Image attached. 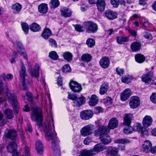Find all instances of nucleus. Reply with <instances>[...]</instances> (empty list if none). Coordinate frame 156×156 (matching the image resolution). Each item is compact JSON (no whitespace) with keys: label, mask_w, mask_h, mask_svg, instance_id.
<instances>
[{"label":"nucleus","mask_w":156,"mask_h":156,"mask_svg":"<svg viewBox=\"0 0 156 156\" xmlns=\"http://www.w3.org/2000/svg\"><path fill=\"white\" fill-rule=\"evenodd\" d=\"M31 118L33 121L37 122L39 128L41 127L45 133L46 139L52 141V147L53 150V154L56 156H60V152L59 147L57 144L55 135L52 133V130H55L53 119L52 116H49L46 121L42 125L43 115L42 109L41 108L33 107L31 108Z\"/></svg>","instance_id":"nucleus-1"},{"label":"nucleus","mask_w":156,"mask_h":156,"mask_svg":"<svg viewBox=\"0 0 156 156\" xmlns=\"http://www.w3.org/2000/svg\"><path fill=\"white\" fill-rule=\"evenodd\" d=\"M84 26L80 24L74 25L75 29L79 32H83L86 30V31L89 33H94L98 30L97 25L91 21H87L84 22Z\"/></svg>","instance_id":"nucleus-2"},{"label":"nucleus","mask_w":156,"mask_h":156,"mask_svg":"<svg viewBox=\"0 0 156 156\" xmlns=\"http://www.w3.org/2000/svg\"><path fill=\"white\" fill-rule=\"evenodd\" d=\"M101 127L99 128L96 130L94 132L95 136H100V139L101 142L104 145L108 144L110 143L112 141L111 137L107 133L109 132H104L102 129H100Z\"/></svg>","instance_id":"nucleus-3"},{"label":"nucleus","mask_w":156,"mask_h":156,"mask_svg":"<svg viewBox=\"0 0 156 156\" xmlns=\"http://www.w3.org/2000/svg\"><path fill=\"white\" fill-rule=\"evenodd\" d=\"M132 117V115L130 114H126L124 118L123 124L126 126L123 130L124 133L128 134L133 132L132 127L130 126L131 123V119Z\"/></svg>","instance_id":"nucleus-4"},{"label":"nucleus","mask_w":156,"mask_h":156,"mask_svg":"<svg viewBox=\"0 0 156 156\" xmlns=\"http://www.w3.org/2000/svg\"><path fill=\"white\" fill-rule=\"evenodd\" d=\"M118 125V121L116 118H113L111 119L108 123V126H100L104 132H109L111 129L117 128Z\"/></svg>","instance_id":"nucleus-5"},{"label":"nucleus","mask_w":156,"mask_h":156,"mask_svg":"<svg viewBox=\"0 0 156 156\" xmlns=\"http://www.w3.org/2000/svg\"><path fill=\"white\" fill-rule=\"evenodd\" d=\"M7 94L8 98V100L12 104L14 111L16 113H18L19 110L16 96L14 94L9 92H7Z\"/></svg>","instance_id":"nucleus-6"},{"label":"nucleus","mask_w":156,"mask_h":156,"mask_svg":"<svg viewBox=\"0 0 156 156\" xmlns=\"http://www.w3.org/2000/svg\"><path fill=\"white\" fill-rule=\"evenodd\" d=\"M95 129V126L91 124H89L84 126L80 130L81 136H86L92 134Z\"/></svg>","instance_id":"nucleus-7"},{"label":"nucleus","mask_w":156,"mask_h":156,"mask_svg":"<svg viewBox=\"0 0 156 156\" xmlns=\"http://www.w3.org/2000/svg\"><path fill=\"white\" fill-rule=\"evenodd\" d=\"M17 145L16 143L13 141L10 142L7 146L8 151L12 154L13 156H18V154L16 151Z\"/></svg>","instance_id":"nucleus-8"},{"label":"nucleus","mask_w":156,"mask_h":156,"mask_svg":"<svg viewBox=\"0 0 156 156\" xmlns=\"http://www.w3.org/2000/svg\"><path fill=\"white\" fill-rule=\"evenodd\" d=\"M20 67V76L22 80L23 89L24 90H26L27 89V87L25 85V78L26 75V68L23 62L21 63Z\"/></svg>","instance_id":"nucleus-9"},{"label":"nucleus","mask_w":156,"mask_h":156,"mask_svg":"<svg viewBox=\"0 0 156 156\" xmlns=\"http://www.w3.org/2000/svg\"><path fill=\"white\" fill-rule=\"evenodd\" d=\"M17 134L16 131L14 129H11L7 133L5 132L3 137L4 140L9 138L12 140H14L17 138Z\"/></svg>","instance_id":"nucleus-10"},{"label":"nucleus","mask_w":156,"mask_h":156,"mask_svg":"<svg viewBox=\"0 0 156 156\" xmlns=\"http://www.w3.org/2000/svg\"><path fill=\"white\" fill-rule=\"evenodd\" d=\"M93 115V112L90 110H84L80 113V117L81 119L85 120L89 119Z\"/></svg>","instance_id":"nucleus-11"},{"label":"nucleus","mask_w":156,"mask_h":156,"mask_svg":"<svg viewBox=\"0 0 156 156\" xmlns=\"http://www.w3.org/2000/svg\"><path fill=\"white\" fill-rule=\"evenodd\" d=\"M105 149V147L101 144L95 145L93 148L90 150L93 156L103 151Z\"/></svg>","instance_id":"nucleus-12"},{"label":"nucleus","mask_w":156,"mask_h":156,"mask_svg":"<svg viewBox=\"0 0 156 156\" xmlns=\"http://www.w3.org/2000/svg\"><path fill=\"white\" fill-rule=\"evenodd\" d=\"M129 105L131 108H135L138 107L140 105V101L138 97H132L130 99Z\"/></svg>","instance_id":"nucleus-13"},{"label":"nucleus","mask_w":156,"mask_h":156,"mask_svg":"<svg viewBox=\"0 0 156 156\" xmlns=\"http://www.w3.org/2000/svg\"><path fill=\"white\" fill-rule=\"evenodd\" d=\"M69 86L71 90L74 92H79L82 89L81 85L75 81H70Z\"/></svg>","instance_id":"nucleus-14"},{"label":"nucleus","mask_w":156,"mask_h":156,"mask_svg":"<svg viewBox=\"0 0 156 156\" xmlns=\"http://www.w3.org/2000/svg\"><path fill=\"white\" fill-rule=\"evenodd\" d=\"M152 147V144L151 141L148 140H146L144 142L141 148V151L145 153H148L151 150Z\"/></svg>","instance_id":"nucleus-15"},{"label":"nucleus","mask_w":156,"mask_h":156,"mask_svg":"<svg viewBox=\"0 0 156 156\" xmlns=\"http://www.w3.org/2000/svg\"><path fill=\"white\" fill-rule=\"evenodd\" d=\"M132 91L130 89H126L121 94L120 99L121 101H125L132 94Z\"/></svg>","instance_id":"nucleus-16"},{"label":"nucleus","mask_w":156,"mask_h":156,"mask_svg":"<svg viewBox=\"0 0 156 156\" xmlns=\"http://www.w3.org/2000/svg\"><path fill=\"white\" fill-rule=\"evenodd\" d=\"M153 121V119L150 116L146 115L143 119L142 124L144 127H147L151 125Z\"/></svg>","instance_id":"nucleus-17"},{"label":"nucleus","mask_w":156,"mask_h":156,"mask_svg":"<svg viewBox=\"0 0 156 156\" xmlns=\"http://www.w3.org/2000/svg\"><path fill=\"white\" fill-rule=\"evenodd\" d=\"M100 66L103 68L106 69L109 65L110 61L108 58L106 57H102L99 61Z\"/></svg>","instance_id":"nucleus-18"},{"label":"nucleus","mask_w":156,"mask_h":156,"mask_svg":"<svg viewBox=\"0 0 156 156\" xmlns=\"http://www.w3.org/2000/svg\"><path fill=\"white\" fill-rule=\"evenodd\" d=\"M105 15L108 19L113 20L117 17L118 14L115 12L108 10L105 12Z\"/></svg>","instance_id":"nucleus-19"},{"label":"nucleus","mask_w":156,"mask_h":156,"mask_svg":"<svg viewBox=\"0 0 156 156\" xmlns=\"http://www.w3.org/2000/svg\"><path fill=\"white\" fill-rule=\"evenodd\" d=\"M97 9L101 12L103 11L106 6V3L105 0H97L96 2Z\"/></svg>","instance_id":"nucleus-20"},{"label":"nucleus","mask_w":156,"mask_h":156,"mask_svg":"<svg viewBox=\"0 0 156 156\" xmlns=\"http://www.w3.org/2000/svg\"><path fill=\"white\" fill-rule=\"evenodd\" d=\"M35 148L37 152L39 154H42L44 151V147L41 142L37 140L35 144Z\"/></svg>","instance_id":"nucleus-21"},{"label":"nucleus","mask_w":156,"mask_h":156,"mask_svg":"<svg viewBox=\"0 0 156 156\" xmlns=\"http://www.w3.org/2000/svg\"><path fill=\"white\" fill-rule=\"evenodd\" d=\"M60 11L61 15L65 17H70L72 13V11L66 7L62 8Z\"/></svg>","instance_id":"nucleus-22"},{"label":"nucleus","mask_w":156,"mask_h":156,"mask_svg":"<svg viewBox=\"0 0 156 156\" xmlns=\"http://www.w3.org/2000/svg\"><path fill=\"white\" fill-rule=\"evenodd\" d=\"M109 88V84L107 82H105L101 86L100 90L99 93L101 95L105 94L108 90Z\"/></svg>","instance_id":"nucleus-23"},{"label":"nucleus","mask_w":156,"mask_h":156,"mask_svg":"<svg viewBox=\"0 0 156 156\" xmlns=\"http://www.w3.org/2000/svg\"><path fill=\"white\" fill-rule=\"evenodd\" d=\"M39 12L42 14L46 13L48 10V6L47 4L45 3H41L38 7Z\"/></svg>","instance_id":"nucleus-24"},{"label":"nucleus","mask_w":156,"mask_h":156,"mask_svg":"<svg viewBox=\"0 0 156 156\" xmlns=\"http://www.w3.org/2000/svg\"><path fill=\"white\" fill-rule=\"evenodd\" d=\"M86 99L83 96H81L78 99H77L76 100L73 101V103L75 104L74 105L79 107L81 105L84 104L85 102Z\"/></svg>","instance_id":"nucleus-25"},{"label":"nucleus","mask_w":156,"mask_h":156,"mask_svg":"<svg viewBox=\"0 0 156 156\" xmlns=\"http://www.w3.org/2000/svg\"><path fill=\"white\" fill-rule=\"evenodd\" d=\"M98 101V97L95 94L92 95L89 102V104L90 106H94L96 105Z\"/></svg>","instance_id":"nucleus-26"},{"label":"nucleus","mask_w":156,"mask_h":156,"mask_svg":"<svg viewBox=\"0 0 156 156\" xmlns=\"http://www.w3.org/2000/svg\"><path fill=\"white\" fill-rule=\"evenodd\" d=\"M39 65L36 64L35 66V68L34 69L33 71H30L31 76L32 77L37 78L39 77Z\"/></svg>","instance_id":"nucleus-27"},{"label":"nucleus","mask_w":156,"mask_h":156,"mask_svg":"<svg viewBox=\"0 0 156 156\" xmlns=\"http://www.w3.org/2000/svg\"><path fill=\"white\" fill-rule=\"evenodd\" d=\"M142 80L147 83L149 84H153L154 80H152L151 78L149 77V75L148 74L143 75L142 77Z\"/></svg>","instance_id":"nucleus-28"},{"label":"nucleus","mask_w":156,"mask_h":156,"mask_svg":"<svg viewBox=\"0 0 156 156\" xmlns=\"http://www.w3.org/2000/svg\"><path fill=\"white\" fill-rule=\"evenodd\" d=\"M4 114L6 118L11 119L14 117L13 112L11 109H6L4 111Z\"/></svg>","instance_id":"nucleus-29"},{"label":"nucleus","mask_w":156,"mask_h":156,"mask_svg":"<svg viewBox=\"0 0 156 156\" xmlns=\"http://www.w3.org/2000/svg\"><path fill=\"white\" fill-rule=\"evenodd\" d=\"M51 35V32L48 28H45L41 34L42 37L45 39H48Z\"/></svg>","instance_id":"nucleus-30"},{"label":"nucleus","mask_w":156,"mask_h":156,"mask_svg":"<svg viewBox=\"0 0 156 156\" xmlns=\"http://www.w3.org/2000/svg\"><path fill=\"white\" fill-rule=\"evenodd\" d=\"M30 29L33 32H37L40 31L41 27L38 24L33 23L30 26Z\"/></svg>","instance_id":"nucleus-31"},{"label":"nucleus","mask_w":156,"mask_h":156,"mask_svg":"<svg viewBox=\"0 0 156 156\" xmlns=\"http://www.w3.org/2000/svg\"><path fill=\"white\" fill-rule=\"evenodd\" d=\"M135 57L136 61L139 63H143L145 60L144 56L141 54H136Z\"/></svg>","instance_id":"nucleus-32"},{"label":"nucleus","mask_w":156,"mask_h":156,"mask_svg":"<svg viewBox=\"0 0 156 156\" xmlns=\"http://www.w3.org/2000/svg\"><path fill=\"white\" fill-rule=\"evenodd\" d=\"M79 156H93L90 149L88 150L84 149L81 151L79 154Z\"/></svg>","instance_id":"nucleus-33"},{"label":"nucleus","mask_w":156,"mask_h":156,"mask_svg":"<svg viewBox=\"0 0 156 156\" xmlns=\"http://www.w3.org/2000/svg\"><path fill=\"white\" fill-rule=\"evenodd\" d=\"M92 56L91 55L88 54H85L81 56V60L86 62H90L92 59Z\"/></svg>","instance_id":"nucleus-34"},{"label":"nucleus","mask_w":156,"mask_h":156,"mask_svg":"<svg viewBox=\"0 0 156 156\" xmlns=\"http://www.w3.org/2000/svg\"><path fill=\"white\" fill-rule=\"evenodd\" d=\"M117 42L119 44H124L125 43L128 41L129 38L127 37H122L119 36L117 37Z\"/></svg>","instance_id":"nucleus-35"},{"label":"nucleus","mask_w":156,"mask_h":156,"mask_svg":"<svg viewBox=\"0 0 156 156\" xmlns=\"http://www.w3.org/2000/svg\"><path fill=\"white\" fill-rule=\"evenodd\" d=\"M22 6L19 3H16L14 4L12 7V9L14 11V13H18L21 9Z\"/></svg>","instance_id":"nucleus-36"},{"label":"nucleus","mask_w":156,"mask_h":156,"mask_svg":"<svg viewBox=\"0 0 156 156\" xmlns=\"http://www.w3.org/2000/svg\"><path fill=\"white\" fill-rule=\"evenodd\" d=\"M60 5L58 0H51L49 3L50 7L51 8H55Z\"/></svg>","instance_id":"nucleus-37"},{"label":"nucleus","mask_w":156,"mask_h":156,"mask_svg":"<svg viewBox=\"0 0 156 156\" xmlns=\"http://www.w3.org/2000/svg\"><path fill=\"white\" fill-rule=\"evenodd\" d=\"M62 55L64 58L67 61L70 62L72 60V55L71 53L69 52H66L64 53Z\"/></svg>","instance_id":"nucleus-38"},{"label":"nucleus","mask_w":156,"mask_h":156,"mask_svg":"<svg viewBox=\"0 0 156 156\" xmlns=\"http://www.w3.org/2000/svg\"><path fill=\"white\" fill-rule=\"evenodd\" d=\"M133 79V78L132 76L128 75L126 76L122 77L121 78V80L123 83H130Z\"/></svg>","instance_id":"nucleus-39"},{"label":"nucleus","mask_w":156,"mask_h":156,"mask_svg":"<svg viewBox=\"0 0 156 156\" xmlns=\"http://www.w3.org/2000/svg\"><path fill=\"white\" fill-rule=\"evenodd\" d=\"M21 26L25 33L26 34H28L29 29L28 25L26 23L24 22L21 23Z\"/></svg>","instance_id":"nucleus-40"},{"label":"nucleus","mask_w":156,"mask_h":156,"mask_svg":"<svg viewBox=\"0 0 156 156\" xmlns=\"http://www.w3.org/2000/svg\"><path fill=\"white\" fill-rule=\"evenodd\" d=\"M115 143H120L123 144L128 143L130 142V141L126 138L119 139L115 141Z\"/></svg>","instance_id":"nucleus-41"},{"label":"nucleus","mask_w":156,"mask_h":156,"mask_svg":"<svg viewBox=\"0 0 156 156\" xmlns=\"http://www.w3.org/2000/svg\"><path fill=\"white\" fill-rule=\"evenodd\" d=\"M142 128L141 126V124L139 123H136L132 127L133 131H138L140 133L141 129Z\"/></svg>","instance_id":"nucleus-42"},{"label":"nucleus","mask_w":156,"mask_h":156,"mask_svg":"<svg viewBox=\"0 0 156 156\" xmlns=\"http://www.w3.org/2000/svg\"><path fill=\"white\" fill-rule=\"evenodd\" d=\"M145 127H142L140 131L141 136L144 137L147 136L148 134V131Z\"/></svg>","instance_id":"nucleus-43"},{"label":"nucleus","mask_w":156,"mask_h":156,"mask_svg":"<svg viewBox=\"0 0 156 156\" xmlns=\"http://www.w3.org/2000/svg\"><path fill=\"white\" fill-rule=\"evenodd\" d=\"M140 44L137 41L133 42L131 45V49H140L141 47Z\"/></svg>","instance_id":"nucleus-44"},{"label":"nucleus","mask_w":156,"mask_h":156,"mask_svg":"<svg viewBox=\"0 0 156 156\" xmlns=\"http://www.w3.org/2000/svg\"><path fill=\"white\" fill-rule=\"evenodd\" d=\"M86 44L90 48H92L95 44L94 40L92 38H89L87 40Z\"/></svg>","instance_id":"nucleus-45"},{"label":"nucleus","mask_w":156,"mask_h":156,"mask_svg":"<svg viewBox=\"0 0 156 156\" xmlns=\"http://www.w3.org/2000/svg\"><path fill=\"white\" fill-rule=\"evenodd\" d=\"M3 80H5L7 79L8 80H11L13 78L11 74H8L6 75L4 73L1 76Z\"/></svg>","instance_id":"nucleus-46"},{"label":"nucleus","mask_w":156,"mask_h":156,"mask_svg":"<svg viewBox=\"0 0 156 156\" xmlns=\"http://www.w3.org/2000/svg\"><path fill=\"white\" fill-rule=\"evenodd\" d=\"M49 57L55 60H57L58 58L56 52L54 51H51L50 52Z\"/></svg>","instance_id":"nucleus-47"},{"label":"nucleus","mask_w":156,"mask_h":156,"mask_svg":"<svg viewBox=\"0 0 156 156\" xmlns=\"http://www.w3.org/2000/svg\"><path fill=\"white\" fill-rule=\"evenodd\" d=\"M18 53L21 56H22L25 59H27V55L24 49H19L18 51Z\"/></svg>","instance_id":"nucleus-48"},{"label":"nucleus","mask_w":156,"mask_h":156,"mask_svg":"<svg viewBox=\"0 0 156 156\" xmlns=\"http://www.w3.org/2000/svg\"><path fill=\"white\" fill-rule=\"evenodd\" d=\"M71 71V68L68 64L64 65L62 68V71L63 72H69Z\"/></svg>","instance_id":"nucleus-49"},{"label":"nucleus","mask_w":156,"mask_h":156,"mask_svg":"<svg viewBox=\"0 0 156 156\" xmlns=\"http://www.w3.org/2000/svg\"><path fill=\"white\" fill-rule=\"evenodd\" d=\"M111 3L114 7L117 8L119 5V0H110Z\"/></svg>","instance_id":"nucleus-50"},{"label":"nucleus","mask_w":156,"mask_h":156,"mask_svg":"<svg viewBox=\"0 0 156 156\" xmlns=\"http://www.w3.org/2000/svg\"><path fill=\"white\" fill-rule=\"evenodd\" d=\"M140 23L141 26L143 28L144 27L145 28L149 27L150 23L148 22V20H146L144 22V23L140 21Z\"/></svg>","instance_id":"nucleus-51"},{"label":"nucleus","mask_w":156,"mask_h":156,"mask_svg":"<svg viewBox=\"0 0 156 156\" xmlns=\"http://www.w3.org/2000/svg\"><path fill=\"white\" fill-rule=\"evenodd\" d=\"M150 99L153 103L156 104V93H152L150 96Z\"/></svg>","instance_id":"nucleus-52"},{"label":"nucleus","mask_w":156,"mask_h":156,"mask_svg":"<svg viewBox=\"0 0 156 156\" xmlns=\"http://www.w3.org/2000/svg\"><path fill=\"white\" fill-rule=\"evenodd\" d=\"M48 41L50 44V45L54 48H57V44L56 42L52 38H50L48 40Z\"/></svg>","instance_id":"nucleus-53"},{"label":"nucleus","mask_w":156,"mask_h":156,"mask_svg":"<svg viewBox=\"0 0 156 156\" xmlns=\"http://www.w3.org/2000/svg\"><path fill=\"white\" fill-rule=\"evenodd\" d=\"M68 99H71L74 101L77 99V96L76 94H72L69 93H68Z\"/></svg>","instance_id":"nucleus-54"},{"label":"nucleus","mask_w":156,"mask_h":156,"mask_svg":"<svg viewBox=\"0 0 156 156\" xmlns=\"http://www.w3.org/2000/svg\"><path fill=\"white\" fill-rule=\"evenodd\" d=\"M126 29L128 31L131 35L132 36L135 37L136 35V32L134 30H132L129 27L126 28Z\"/></svg>","instance_id":"nucleus-55"},{"label":"nucleus","mask_w":156,"mask_h":156,"mask_svg":"<svg viewBox=\"0 0 156 156\" xmlns=\"http://www.w3.org/2000/svg\"><path fill=\"white\" fill-rule=\"evenodd\" d=\"M144 36L145 38L150 40H151L153 38L152 35L150 33L147 32L144 33Z\"/></svg>","instance_id":"nucleus-56"},{"label":"nucleus","mask_w":156,"mask_h":156,"mask_svg":"<svg viewBox=\"0 0 156 156\" xmlns=\"http://www.w3.org/2000/svg\"><path fill=\"white\" fill-rule=\"evenodd\" d=\"M116 72L120 76H122L124 73V70L123 69H121L118 68L116 69Z\"/></svg>","instance_id":"nucleus-57"},{"label":"nucleus","mask_w":156,"mask_h":156,"mask_svg":"<svg viewBox=\"0 0 156 156\" xmlns=\"http://www.w3.org/2000/svg\"><path fill=\"white\" fill-rule=\"evenodd\" d=\"M95 113L96 114L100 113L103 111L102 108L100 107H97L94 108Z\"/></svg>","instance_id":"nucleus-58"},{"label":"nucleus","mask_w":156,"mask_h":156,"mask_svg":"<svg viewBox=\"0 0 156 156\" xmlns=\"http://www.w3.org/2000/svg\"><path fill=\"white\" fill-rule=\"evenodd\" d=\"M91 142V139L89 137H87L83 141L84 144L86 145H88Z\"/></svg>","instance_id":"nucleus-59"},{"label":"nucleus","mask_w":156,"mask_h":156,"mask_svg":"<svg viewBox=\"0 0 156 156\" xmlns=\"http://www.w3.org/2000/svg\"><path fill=\"white\" fill-rule=\"evenodd\" d=\"M116 31V30H114L112 29H110L106 31V33L108 35H111Z\"/></svg>","instance_id":"nucleus-60"},{"label":"nucleus","mask_w":156,"mask_h":156,"mask_svg":"<svg viewBox=\"0 0 156 156\" xmlns=\"http://www.w3.org/2000/svg\"><path fill=\"white\" fill-rule=\"evenodd\" d=\"M106 99L108 105H110L112 103V100L111 98L108 97L106 98Z\"/></svg>","instance_id":"nucleus-61"},{"label":"nucleus","mask_w":156,"mask_h":156,"mask_svg":"<svg viewBox=\"0 0 156 156\" xmlns=\"http://www.w3.org/2000/svg\"><path fill=\"white\" fill-rule=\"evenodd\" d=\"M102 122L103 121L101 119H99L96 121L95 124L97 126H100L102 124Z\"/></svg>","instance_id":"nucleus-62"},{"label":"nucleus","mask_w":156,"mask_h":156,"mask_svg":"<svg viewBox=\"0 0 156 156\" xmlns=\"http://www.w3.org/2000/svg\"><path fill=\"white\" fill-rule=\"evenodd\" d=\"M87 9V7L86 5L84 4L81 5V9L83 12L85 11Z\"/></svg>","instance_id":"nucleus-63"},{"label":"nucleus","mask_w":156,"mask_h":156,"mask_svg":"<svg viewBox=\"0 0 156 156\" xmlns=\"http://www.w3.org/2000/svg\"><path fill=\"white\" fill-rule=\"evenodd\" d=\"M16 47L17 49H22L23 46L21 43L18 42L16 44Z\"/></svg>","instance_id":"nucleus-64"}]
</instances>
